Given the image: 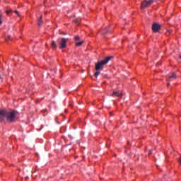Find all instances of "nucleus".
<instances>
[{"label": "nucleus", "mask_w": 181, "mask_h": 181, "mask_svg": "<svg viewBox=\"0 0 181 181\" xmlns=\"http://www.w3.org/2000/svg\"><path fill=\"white\" fill-rule=\"evenodd\" d=\"M0 78H1V76H0Z\"/></svg>", "instance_id": "nucleus-24"}, {"label": "nucleus", "mask_w": 181, "mask_h": 181, "mask_svg": "<svg viewBox=\"0 0 181 181\" xmlns=\"http://www.w3.org/2000/svg\"><path fill=\"white\" fill-rule=\"evenodd\" d=\"M6 42H8V40H11V35H6Z\"/></svg>", "instance_id": "nucleus-12"}, {"label": "nucleus", "mask_w": 181, "mask_h": 181, "mask_svg": "<svg viewBox=\"0 0 181 181\" xmlns=\"http://www.w3.org/2000/svg\"><path fill=\"white\" fill-rule=\"evenodd\" d=\"M74 22H75L76 23H78L80 21L77 19L74 20Z\"/></svg>", "instance_id": "nucleus-19"}, {"label": "nucleus", "mask_w": 181, "mask_h": 181, "mask_svg": "<svg viewBox=\"0 0 181 181\" xmlns=\"http://www.w3.org/2000/svg\"><path fill=\"white\" fill-rule=\"evenodd\" d=\"M42 16L40 17V19L37 21L38 26H42V23H43V20L42 19Z\"/></svg>", "instance_id": "nucleus-9"}, {"label": "nucleus", "mask_w": 181, "mask_h": 181, "mask_svg": "<svg viewBox=\"0 0 181 181\" xmlns=\"http://www.w3.org/2000/svg\"><path fill=\"white\" fill-rule=\"evenodd\" d=\"M112 57H107L105 59L96 63L95 65V70L97 71H103L104 69V66H105V64H107Z\"/></svg>", "instance_id": "nucleus-1"}, {"label": "nucleus", "mask_w": 181, "mask_h": 181, "mask_svg": "<svg viewBox=\"0 0 181 181\" xmlns=\"http://www.w3.org/2000/svg\"><path fill=\"white\" fill-rule=\"evenodd\" d=\"M178 162H179L180 165H181V157H180V158L178 160Z\"/></svg>", "instance_id": "nucleus-20"}, {"label": "nucleus", "mask_w": 181, "mask_h": 181, "mask_svg": "<svg viewBox=\"0 0 181 181\" xmlns=\"http://www.w3.org/2000/svg\"><path fill=\"white\" fill-rule=\"evenodd\" d=\"M152 4H153V0H144V1L141 2L140 9L148 8V6H151Z\"/></svg>", "instance_id": "nucleus-3"}, {"label": "nucleus", "mask_w": 181, "mask_h": 181, "mask_svg": "<svg viewBox=\"0 0 181 181\" xmlns=\"http://www.w3.org/2000/svg\"><path fill=\"white\" fill-rule=\"evenodd\" d=\"M75 40L76 42H78V40H80V37H78V35L75 37Z\"/></svg>", "instance_id": "nucleus-14"}, {"label": "nucleus", "mask_w": 181, "mask_h": 181, "mask_svg": "<svg viewBox=\"0 0 181 181\" xmlns=\"http://www.w3.org/2000/svg\"><path fill=\"white\" fill-rule=\"evenodd\" d=\"M18 115H19V113H18V111H16V110H13L11 112L6 111V119H7V121H8L9 122H15Z\"/></svg>", "instance_id": "nucleus-2"}, {"label": "nucleus", "mask_w": 181, "mask_h": 181, "mask_svg": "<svg viewBox=\"0 0 181 181\" xmlns=\"http://www.w3.org/2000/svg\"><path fill=\"white\" fill-rule=\"evenodd\" d=\"M94 76H95V77H98V76H100V71H96V72L95 73Z\"/></svg>", "instance_id": "nucleus-13"}, {"label": "nucleus", "mask_w": 181, "mask_h": 181, "mask_svg": "<svg viewBox=\"0 0 181 181\" xmlns=\"http://www.w3.org/2000/svg\"><path fill=\"white\" fill-rule=\"evenodd\" d=\"M160 25L159 23H154L152 25L151 29L153 30V32H154V33H158V32H159V30H160Z\"/></svg>", "instance_id": "nucleus-5"}, {"label": "nucleus", "mask_w": 181, "mask_h": 181, "mask_svg": "<svg viewBox=\"0 0 181 181\" xmlns=\"http://www.w3.org/2000/svg\"><path fill=\"white\" fill-rule=\"evenodd\" d=\"M167 86H168V87H169V86H170V83H168Z\"/></svg>", "instance_id": "nucleus-22"}, {"label": "nucleus", "mask_w": 181, "mask_h": 181, "mask_svg": "<svg viewBox=\"0 0 181 181\" xmlns=\"http://www.w3.org/2000/svg\"><path fill=\"white\" fill-rule=\"evenodd\" d=\"M83 43H84V41L82 40V41H81V42H77V43L76 44V46L80 47V46H81V45H83Z\"/></svg>", "instance_id": "nucleus-11"}, {"label": "nucleus", "mask_w": 181, "mask_h": 181, "mask_svg": "<svg viewBox=\"0 0 181 181\" xmlns=\"http://www.w3.org/2000/svg\"><path fill=\"white\" fill-rule=\"evenodd\" d=\"M0 25H2V14H0Z\"/></svg>", "instance_id": "nucleus-15"}, {"label": "nucleus", "mask_w": 181, "mask_h": 181, "mask_svg": "<svg viewBox=\"0 0 181 181\" xmlns=\"http://www.w3.org/2000/svg\"><path fill=\"white\" fill-rule=\"evenodd\" d=\"M180 59H181V55H180Z\"/></svg>", "instance_id": "nucleus-23"}, {"label": "nucleus", "mask_w": 181, "mask_h": 181, "mask_svg": "<svg viewBox=\"0 0 181 181\" xmlns=\"http://www.w3.org/2000/svg\"><path fill=\"white\" fill-rule=\"evenodd\" d=\"M148 153L151 155V153H152V150H149V153Z\"/></svg>", "instance_id": "nucleus-21"}, {"label": "nucleus", "mask_w": 181, "mask_h": 181, "mask_svg": "<svg viewBox=\"0 0 181 181\" xmlns=\"http://www.w3.org/2000/svg\"><path fill=\"white\" fill-rule=\"evenodd\" d=\"M177 78V75L175 74V72H172L170 76H168L167 81H172V80H176Z\"/></svg>", "instance_id": "nucleus-6"}, {"label": "nucleus", "mask_w": 181, "mask_h": 181, "mask_svg": "<svg viewBox=\"0 0 181 181\" xmlns=\"http://www.w3.org/2000/svg\"><path fill=\"white\" fill-rule=\"evenodd\" d=\"M112 97H119V98H121V97H122V93L114 90V91H113V94L112 95Z\"/></svg>", "instance_id": "nucleus-8"}, {"label": "nucleus", "mask_w": 181, "mask_h": 181, "mask_svg": "<svg viewBox=\"0 0 181 181\" xmlns=\"http://www.w3.org/2000/svg\"><path fill=\"white\" fill-rule=\"evenodd\" d=\"M14 12L15 13H16V15H18V16H21V13H19V11H15Z\"/></svg>", "instance_id": "nucleus-17"}, {"label": "nucleus", "mask_w": 181, "mask_h": 181, "mask_svg": "<svg viewBox=\"0 0 181 181\" xmlns=\"http://www.w3.org/2000/svg\"><path fill=\"white\" fill-rule=\"evenodd\" d=\"M5 118L6 119V110H1L0 121H5Z\"/></svg>", "instance_id": "nucleus-7"}, {"label": "nucleus", "mask_w": 181, "mask_h": 181, "mask_svg": "<svg viewBox=\"0 0 181 181\" xmlns=\"http://www.w3.org/2000/svg\"><path fill=\"white\" fill-rule=\"evenodd\" d=\"M11 12H12V10L6 11V13H7V15H9V13H11Z\"/></svg>", "instance_id": "nucleus-16"}, {"label": "nucleus", "mask_w": 181, "mask_h": 181, "mask_svg": "<svg viewBox=\"0 0 181 181\" xmlns=\"http://www.w3.org/2000/svg\"><path fill=\"white\" fill-rule=\"evenodd\" d=\"M51 47H52V49H57V45H56V42L52 41Z\"/></svg>", "instance_id": "nucleus-10"}, {"label": "nucleus", "mask_w": 181, "mask_h": 181, "mask_svg": "<svg viewBox=\"0 0 181 181\" xmlns=\"http://www.w3.org/2000/svg\"><path fill=\"white\" fill-rule=\"evenodd\" d=\"M172 32H173L172 30H168V33H169V35H170V33H172Z\"/></svg>", "instance_id": "nucleus-18"}, {"label": "nucleus", "mask_w": 181, "mask_h": 181, "mask_svg": "<svg viewBox=\"0 0 181 181\" xmlns=\"http://www.w3.org/2000/svg\"><path fill=\"white\" fill-rule=\"evenodd\" d=\"M67 42H69V38H60L59 40V49H66L67 47Z\"/></svg>", "instance_id": "nucleus-4"}]
</instances>
